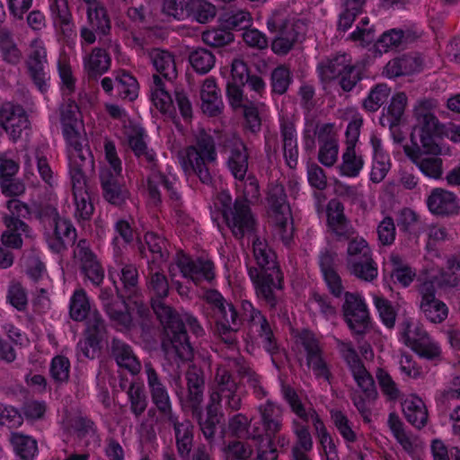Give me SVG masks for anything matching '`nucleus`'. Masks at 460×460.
<instances>
[{"label": "nucleus", "instance_id": "26", "mask_svg": "<svg viewBox=\"0 0 460 460\" xmlns=\"http://www.w3.org/2000/svg\"><path fill=\"white\" fill-rule=\"evenodd\" d=\"M261 423L265 434H261L264 438H273L279 433L282 428V414L280 409L270 402L259 407Z\"/></svg>", "mask_w": 460, "mask_h": 460}, {"label": "nucleus", "instance_id": "20", "mask_svg": "<svg viewBox=\"0 0 460 460\" xmlns=\"http://www.w3.org/2000/svg\"><path fill=\"white\" fill-rule=\"evenodd\" d=\"M177 265L183 276L190 277L196 285L199 284L201 278L208 281H211L215 278L214 263L209 260L199 258L193 261L190 257H183L179 259Z\"/></svg>", "mask_w": 460, "mask_h": 460}, {"label": "nucleus", "instance_id": "54", "mask_svg": "<svg viewBox=\"0 0 460 460\" xmlns=\"http://www.w3.org/2000/svg\"><path fill=\"white\" fill-rule=\"evenodd\" d=\"M130 410L136 417H139L147 407V397L142 385L130 384L128 391Z\"/></svg>", "mask_w": 460, "mask_h": 460}, {"label": "nucleus", "instance_id": "32", "mask_svg": "<svg viewBox=\"0 0 460 460\" xmlns=\"http://www.w3.org/2000/svg\"><path fill=\"white\" fill-rule=\"evenodd\" d=\"M10 443L21 460H33L39 452L37 440L21 432H12Z\"/></svg>", "mask_w": 460, "mask_h": 460}, {"label": "nucleus", "instance_id": "63", "mask_svg": "<svg viewBox=\"0 0 460 460\" xmlns=\"http://www.w3.org/2000/svg\"><path fill=\"white\" fill-rule=\"evenodd\" d=\"M361 68L355 65L347 64L340 75L339 84L344 92H350L362 79Z\"/></svg>", "mask_w": 460, "mask_h": 460}, {"label": "nucleus", "instance_id": "29", "mask_svg": "<svg viewBox=\"0 0 460 460\" xmlns=\"http://www.w3.org/2000/svg\"><path fill=\"white\" fill-rule=\"evenodd\" d=\"M353 356V364L351 370L358 385L362 389L363 393L368 399L375 400L377 396V392L375 385V381L371 374L366 369L364 364L361 362L355 350L350 349Z\"/></svg>", "mask_w": 460, "mask_h": 460}, {"label": "nucleus", "instance_id": "36", "mask_svg": "<svg viewBox=\"0 0 460 460\" xmlns=\"http://www.w3.org/2000/svg\"><path fill=\"white\" fill-rule=\"evenodd\" d=\"M121 298H123V296H121ZM103 309L110 320L117 326L125 330H129L132 327V316L124 299L120 302L117 300L111 305H106V307Z\"/></svg>", "mask_w": 460, "mask_h": 460}, {"label": "nucleus", "instance_id": "3", "mask_svg": "<svg viewBox=\"0 0 460 460\" xmlns=\"http://www.w3.org/2000/svg\"><path fill=\"white\" fill-rule=\"evenodd\" d=\"M438 102L434 99H423L414 107L415 124L411 133L412 146L418 145L415 137L418 135L423 152L427 155H438L442 152L439 141L443 138L445 125L440 123L434 115L433 110Z\"/></svg>", "mask_w": 460, "mask_h": 460}, {"label": "nucleus", "instance_id": "59", "mask_svg": "<svg viewBox=\"0 0 460 460\" xmlns=\"http://www.w3.org/2000/svg\"><path fill=\"white\" fill-rule=\"evenodd\" d=\"M74 199L75 203V217L78 218V220H90L94 207L92 203L90 195L87 191H82V192H75L73 193Z\"/></svg>", "mask_w": 460, "mask_h": 460}, {"label": "nucleus", "instance_id": "64", "mask_svg": "<svg viewBox=\"0 0 460 460\" xmlns=\"http://www.w3.org/2000/svg\"><path fill=\"white\" fill-rule=\"evenodd\" d=\"M29 124L30 122L26 112L23 111L22 114L9 119L7 122L2 124L0 127L15 141L21 137L22 130L29 127Z\"/></svg>", "mask_w": 460, "mask_h": 460}, {"label": "nucleus", "instance_id": "8", "mask_svg": "<svg viewBox=\"0 0 460 460\" xmlns=\"http://www.w3.org/2000/svg\"><path fill=\"white\" fill-rule=\"evenodd\" d=\"M248 273L255 285L258 297L263 299L270 308H275L278 299L274 290H280L283 288L281 270L259 271V269L251 267Z\"/></svg>", "mask_w": 460, "mask_h": 460}, {"label": "nucleus", "instance_id": "13", "mask_svg": "<svg viewBox=\"0 0 460 460\" xmlns=\"http://www.w3.org/2000/svg\"><path fill=\"white\" fill-rule=\"evenodd\" d=\"M429 211L437 216L452 217L460 214V204L455 193L441 188L434 189L427 199Z\"/></svg>", "mask_w": 460, "mask_h": 460}, {"label": "nucleus", "instance_id": "50", "mask_svg": "<svg viewBox=\"0 0 460 460\" xmlns=\"http://www.w3.org/2000/svg\"><path fill=\"white\" fill-rule=\"evenodd\" d=\"M251 420L243 413L234 414L228 420V429L233 437L237 438H250L253 434H258V429H254L252 433L249 432Z\"/></svg>", "mask_w": 460, "mask_h": 460}, {"label": "nucleus", "instance_id": "1", "mask_svg": "<svg viewBox=\"0 0 460 460\" xmlns=\"http://www.w3.org/2000/svg\"><path fill=\"white\" fill-rule=\"evenodd\" d=\"M152 308L164 327L161 347L165 353L175 352L183 361L191 360L193 348L179 314L162 300L152 298Z\"/></svg>", "mask_w": 460, "mask_h": 460}, {"label": "nucleus", "instance_id": "12", "mask_svg": "<svg viewBox=\"0 0 460 460\" xmlns=\"http://www.w3.org/2000/svg\"><path fill=\"white\" fill-rule=\"evenodd\" d=\"M229 148L227 167L234 179L243 181L248 171L249 153L245 144L238 138H226L224 143V149Z\"/></svg>", "mask_w": 460, "mask_h": 460}, {"label": "nucleus", "instance_id": "24", "mask_svg": "<svg viewBox=\"0 0 460 460\" xmlns=\"http://www.w3.org/2000/svg\"><path fill=\"white\" fill-rule=\"evenodd\" d=\"M421 60L411 54H402L391 59L385 67V75L390 78L411 75L419 71Z\"/></svg>", "mask_w": 460, "mask_h": 460}, {"label": "nucleus", "instance_id": "11", "mask_svg": "<svg viewBox=\"0 0 460 460\" xmlns=\"http://www.w3.org/2000/svg\"><path fill=\"white\" fill-rule=\"evenodd\" d=\"M75 256L80 261L82 273L94 286H100L104 279V270L97 259V256L90 248L86 239H81L77 243Z\"/></svg>", "mask_w": 460, "mask_h": 460}, {"label": "nucleus", "instance_id": "41", "mask_svg": "<svg viewBox=\"0 0 460 460\" xmlns=\"http://www.w3.org/2000/svg\"><path fill=\"white\" fill-rule=\"evenodd\" d=\"M348 62L345 55L336 56L333 58L323 61L318 65V70L322 81L330 82L341 75L346 69Z\"/></svg>", "mask_w": 460, "mask_h": 460}, {"label": "nucleus", "instance_id": "43", "mask_svg": "<svg viewBox=\"0 0 460 460\" xmlns=\"http://www.w3.org/2000/svg\"><path fill=\"white\" fill-rule=\"evenodd\" d=\"M70 317L76 322L86 320L93 311L90 310V303L84 289L75 290L69 307Z\"/></svg>", "mask_w": 460, "mask_h": 460}, {"label": "nucleus", "instance_id": "53", "mask_svg": "<svg viewBox=\"0 0 460 460\" xmlns=\"http://www.w3.org/2000/svg\"><path fill=\"white\" fill-rule=\"evenodd\" d=\"M402 336L405 344L411 349L418 345V343L429 340L428 332L421 326L413 324L408 320L402 323Z\"/></svg>", "mask_w": 460, "mask_h": 460}, {"label": "nucleus", "instance_id": "44", "mask_svg": "<svg viewBox=\"0 0 460 460\" xmlns=\"http://www.w3.org/2000/svg\"><path fill=\"white\" fill-rule=\"evenodd\" d=\"M364 164L361 156H358L355 148L347 146L346 151L342 155V163L340 165V172L342 175L348 177H356L359 174Z\"/></svg>", "mask_w": 460, "mask_h": 460}, {"label": "nucleus", "instance_id": "6", "mask_svg": "<svg viewBox=\"0 0 460 460\" xmlns=\"http://www.w3.org/2000/svg\"><path fill=\"white\" fill-rule=\"evenodd\" d=\"M342 312L344 320L353 333L362 336L370 329L369 313L359 295L346 292Z\"/></svg>", "mask_w": 460, "mask_h": 460}, {"label": "nucleus", "instance_id": "21", "mask_svg": "<svg viewBox=\"0 0 460 460\" xmlns=\"http://www.w3.org/2000/svg\"><path fill=\"white\" fill-rule=\"evenodd\" d=\"M67 143L73 148L69 155V170L93 172L94 159L88 146L87 138L84 137Z\"/></svg>", "mask_w": 460, "mask_h": 460}, {"label": "nucleus", "instance_id": "34", "mask_svg": "<svg viewBox=\"0 0 460 460\" xmlns=\"http://www.w3.org/2000/svg\"><path fill=\"white\" fill-rule=\"evenodd\" d=\"M111 62V57L105 49L94 48L85 63L88 78L96 80L109 70Z\"/></svg>", "mask_w": 460, "mask_h": 460}, {"label": "nucleus", "instance_id": "19", "mask_svg": "<svg viewBox=\"0 0 460 460\" xmlns=\"http://www.w3.org/2000/svg\"><path fill=\"white\" fill-rule=\"evenodd\" d=\"M45 63H47L46 49L41 46L32 44L26 66L31 79L42 93L47 91Z\"/></svg>", "mask_w": 460, "mask_h": 460}, {"label": "nucleus", "instance_id": "48", "mask_svg": "<svg viewBox=\"0 0 460 460\" xmlns=\"http://www.w3.org/2000/svg\"><path fill=\"white\" fill-rule=\"evenodd\" d=\"M201 37L205 44L214 48L224 47L234 40L233 32L228 31L221 24L218 28L203 31Z\"/></svg>", "mask_w": 460, "mask_h": 460}, {"label": "nucleus", "instance_id": "28", "mask_svg": "<svg viewBox=\"0 0 460 460\" xmlns=\"http://www.w3.org/2000/svg\"><path fill=\"white\" fill-rule=\"evenodd\" d=\"M148 58L155 70L165 79L172 80L177 77L174 56L171 52L160 49H152L148 51Z\"/></svg>", "mask_w": 460, "mask_h": 460}, {"label": "nucleus", "instance_id": "57", "mask_svg": "<svg viewBox=\"0 0 460 460\" xmlns=\"http://www.w3.org/2000/svg\"><path fill=\"white\" fill-rule=\"evenodd\" d=\"M146 243L149 251L155 255L152 261L157 260L165 261L169 253L166 249V240L155 233H148L145 235Z\"/></svg>", "mask_w": 460, "mask_h": 460}, {"label": "nucleus", "instance_id": "2", "mask_svg": "<svg viewBox=\"0 0 460 460\" xmlns=\"http://www.w3.org/2000/svg\"><path fill=\"white\" fill-rule=\"evenodd\" d=\"M152 308L164 327L161 347L165 353L175 352L183 361L191 360L193 348L179 314L162 300L152 298Z\"/></svg>", "mask_w": 460, "mask_h": 460}, {"label": "nucleus", "instance_id": "49", "mask_svg": "<svg viewBox=\"0 0 460 460\" xmlns=\"http://www.w3.org/2000/svg\"><path fill=\"white\" fill-rule=\"evenodd\" d=\"M116 89L122 99L134 101L138 94L137 79L127 72L116 77Z\"/></svg>", "mask_w": 460, "mask_h": 460}, {"label": "nucleus", "instance_id": "52", "mask_svg": "<svg viewBox=\"0 0 460 460\" xmlns=\"http://www.w3.org/2000/svg\"><path fill=\"white\" fill-rule=\"evenodd\" d=\"M217 13L215 5L204 0H191L190 16L199 23L211 21Z\"/></svg>", "mask_w": 460, "mask_h": 460}, {"label": "nucleus", "instance_id": "51", "mask_svg": "<svg viewBox=\"0 0 460 460\" xmlns=\"http://www.w3.org/2000/svg\"><path fill=\"white\" fill-rule=\"evenodd\" d=\"M420 309L426 318L434 323H442L447 317L448 314L446 304L438 299L420 302Z\"/></svg>", "mask_w": 460, "mask_h": 460}, {"label": "nucleus", "instance_id": "39", "mask_svg": "<svg viewBox=\"0 0 460 460\" xmlns=\"http://www.w3.org/2000/svg\"><path fill=\"white\" fill-rule=\"evenodd\" d=\"M349 272L364 281H373L377 277V267L372 255L346 264Z\"/></svg>", "mask_w": 460, "mask_h": 460}, {"label": "nucleus", "instance_id": "61", "mask_svg": "<svg viewBox=\"0 0 460 460\" xmlns=\"http://www.w3.org/2000/svg\"><path fill=\"white\" fill-rule=\"evenodd\" d=\"M406 104L407 96L404 93H397L392 97L387 109L388 115L391 117L390 128L399 125Z\"/></svg>", "mask_w": 460, "mask_h": 460}, {"label": "nucleus", "instance_id": "62", "mask_svg": "<svg viewBox=\"0 0 460 460\" xmlns=\"http://www.w3.org/2000/svg\"><path fill=\"white\" fill-rule=\"evenodd\" d=\"M70 362L67 358L58 355L52 358L50 376L57 383H65L69 378Z\"/></svg>", "mask_w": 460, "mask_h": 460}, {"label": "nucleus", "instance_id": "15", "mask_svg": "<svg viewBox=\"0 0 460 460\" xmlns=\"http://www.w3.org/2000/svg\"><path fill=\"white\" fill-rule=\"evenodd\" d=\"M327 224L338 240H349L354 234L349 220L344 213V205L337 199H332L326 208Z\"/></svg>", "mask_w": 460, "mask_h": 460}, {"label": "nucleus", "instance_id": "16", "mask_svg": "<svg viewBox=\"0 0 460 460\" xmlns=\"http://www.w3.org/2000/svg\"><path fill=\"white\" fill-rule=\"evenodd\" d=\"M60 116L63 134L66 142L86 137L85 134L81 133V129L84 130V126L79 119V107L75 101L69 99L61 105Z\"/></svg>", "mask_w": 460, "mask_h": 460}, {"label": "nucleus", "instance_id": "27", "mask_svg": "<svg viewBox=\"0 0 460 460\" xmlns=\"http://www.w3.org/2000/svg\"><path fill=\"white\" fill-rule=\"evenodd\" d=\"M252 251L254 259L260 268L259 271L280 270L274 251L265 240H261L256 234L252 241Z\"/></svg>", "mask_w": 460, "mask_h": 460}, {"label": "nucleus", "instance_id": "31", "mask_svg": "<svg viewBox=\"0 0 460 460\" xmlns=\"http://www.w3.org/2000/svg\"><path fill=\"white\" fill-rule=\"evenodd\" d=\"M402 411L406 420L418 429H422L428 421V410L420 397L406 399L402 403Z\"/></svg>", "mask_w": 460, "mask_h": 460}, {"label": "nucleus", "instance_id": "58", "mask_svg": "<svg viewBox=\"0 0 460 460\" xmlns=\"http://www.w3.org/2000/svg\"><path fill=\"white\" fill-rule=\"evenodd\" d=\"M191 0H164L163 11L177 20L190 17Z\"/></svg>", "mask_w": 460, "mask_h": 460}, {"label": "nucleus", "instance_id": "4", "mask_svg": "<svg viewBox=\"0 0 460 460\" xmlns=\"http://www.w3.org/2000/svg\"><path fill=\"white\" fill-rule=\"evenodd\" d=\"M180 158L186 173H194L203 184H212L210 165L217 162V154L214 137L205 129L199 131L194 145L189 146L181 152Z\"/></svg>", "mask_w": 460, "mask_h": 460}, {"label": "nucleus", "instance_id": "47", "mask_svg": "<svg viewBox=\"0 0 460 460\" xmlns=\"http://www.w3.org/2000/svg\"><path fill=\"white\" fill-rule=\"evenodd\" d=\"M0 49L3 58L10 64H18L22 54L13 42L11 32L6 29H0Z\"/></svg>", "mask_w": 460, "mask_h": 460}, {"label": "nucleus", "instance_id": "37", "mask_svg": "<svg viewBox=\"0 0 460 460\" xmlns=\"http://www.w3.org/2000/svg\"><path fill=\"white\" fill-rule=\"evenodd\" d=\"M87 19L93 30L106 35L111 30V21L106 9L99 3L87 6Z\"/></svg>", "mask_w": 460, "mask_h": 460}, {"label": "nucleus", "instance_id": "55", "mask_svg": "<svg viewBox=\"0 0 460 460\" xmlns=\"http://www.w3.org/2000/svg\"><path fill=\"white\" fill-rule=\"evenodd\" d=\"M372 255L370 247L363 238H349L347 248L346 264Z\"/></svg>", "mask_w": 460, "mask_h": 460}, {"label": "nucleus", "instance_id": "14", "mask_svg": "<svg viewBox=\"0 0 460 460\" xmlns=\"http://www.w3.org/2000/svg\"><path fill=\"white\" fill-rule=\"evenodd\" d=\"M267 200L274 214L275 225L281 231L285 230L290 217V208L287 200L284 186L279 183L270 184Z\"/></svg>", "mask_w": 460, "mask_h": 460}, {"label": "nucleus", "instance_id": "60", "mask_svg": "<svg viewBox=\"0 0 460 460\" xmlns=\"http://www.w3.org/2000/svg\"><path fill=\"white\" fill-rule=\"evenodd\" d=\"M54 235L66 239L68 242L74 243L76 237V232L71 222L66 218L59 217L58 211L53 208Z\"/></svg>", "mask_w": 460, "mask_h": 460}, {"label": "nucleus", "instance_id": "22", "mask_svg": "<svg viewBox=\"0 0 460 460\" xmlns=\"http://www.w3.org/2000/svg\"><path fill=\"white\" fill-rule=\"evenodd\" d=\"M403 150L406 155L411 158L426 176L433 179L441 178L443 173L441 158H421V155L426 154L419 145H415V146H405Z\"/></svg>", "mask_w": 460, "mask_h": 460}, {"label": "nucleus", "instance_id": "9", "mask_svg": "<svg viewBox=\"0 0 460 460\" xmlns=\"http://www.w3.org/2000/svg\"><path fill=\"white\" fill-rule=\"evenodd\" d=\"M99 180L103 199L115 207H123L130 198V192L121 172L101 169Z\"/></svg>", "mask_w": 460, "mask_h": 460}, {"label": "nucleus", "instance_id": "23", "mask_svg": "<svg viewBox=\"0 0 460 460\" xmlns=\"http://www.w3.org/2000/svg\"><path fill=\"white\" fill-rule=\"evenodd\" d=\"M201 109L205 114L217 117L222 112L223 102L220 90L213 77L207 78L200 90Z\"/></svg>", "mask_w": 460, "mask_h": 460}, {"label": "nucleus", "instance_id": "46", "mask_svg": "<svg viewBox=\"0 0 460 460\" xmlns=\"http://www.w3.org/2000/svg\"><path fill=\"white\" fill-rule=\"evenodd\" d=\"M390 93L391 89L385 84H376L364 100V109L370 112L376 111L387 101Z\"/></svg>", "mask_w": 460, "mask_h": 460}, {"label": "nucleus", "instance_id": "40", "mask_svg": "<svg viewBox=\"0 0 460 460\" xmlns=\"http://www.w3.org/2000/svg\"><path fill=\"white\" fill-rule=\"evenodd\" d=\"M188 59L192 68L200 75L208 73L216 62L214 54L204 48H197L190 51Z\"/></svg>", "mask_w": 460, "mask_h": 460}, {"label": "nucleus", "instance_id": "25", "mask_svg": "<svg viewBox=\"0 0 460 460\" xmlns=\"http://www.w3.org/2000/svg\"><path fill=\"white\" fill-rule=\"evenodd\" d=\"M111 353L119 367L128 369L132 375H137L140 372L141 364L129 345L119 339H113Z\"/></svg>", "mask_w": 460, "mask_h": 460}, {"label": "nucleus", "instance_id": "7", "mask_svg": "<svg viewBox=\"0 0 460 460\" xmlns=\"http://www.w3.org/2000/svg\"><path fill=\"white\" fill-rule=\"evenodd\" d=\"M267 27L275 33L271 42L272 51L277 55L288 54L298 40L296 25L288 19L274 15L268 20Z\"/></svg>", "mask_w": 460, "mask_h": 460}, {"label": "nucleus", "instance_id": "18", "mask_svg": "<svg viewBox=\"0 0 460 460\" xmlns=\"http://www.w3.org/2000/svg\"><path fill=\"white\" fill-rule=\"evenodd\" d=\"M172 425L177 452L182 460H190V453L193 447L194 426L189 420L180 421L174 414L166 419Z\"/></svg>", "mask_w": 460, "mask_h": 460}, {"label": "nucleus", "instance_id": "35", "mask_svg": "<svg viewBox=\"0 0 460 460\" xmlns=\"http://www.w3.org/2000/svg\"><path fill=\"white\" fill-rule=\"evenodd\" d=\"M192 415L198 418V422L205 438L211 443L217 429L224 420L223 412H217L216 410L206 409V415L203 417L201 405L199 412H192Z\"/></svg>", "mask_w": 460, "mask_h": 460}, {"label": "nucleus", "instance_id": "17", "mask_svg": "<svg viewBox=\"0 0 460 460\" xmlns=\"http://www.w3.org/2000/svg\"><path fill=\"white\" fill-rule=\"evenodd\" d=\"M188 395L187 400L191 412H199L203 402L205 389L204 371L195 364L190 365L185 372Z\"/></svg>", "mask_w": 460, "mask_h": 460}, {"label": "nucleus", "instance_id": "10", "mask_svg": "<svg viewBox=\"0 0 460 460\" xmlns=\"http://www.w3.org/2000/svg\"><path fill=\"white\" fill-rule=\"evenodd\" d=\"M145 368L152 402L156 407L158 412L165 419H168L174 415L169 391L151 363H146Z\"/></svg>", "mask_w": 460, "mask_h": 460}, {"label": "nucleus", "instance_id": "33", "mask_svg": "<svg viewBox=\"0 0 460 460\" xmlns=\"http://www.w3.org/2000/svg\"><path fill=\"white\" fill-rule=\"evenodd\" d=\"M148 276H147V288L149 292L153 293L156 297L155 299L161 300L169 294V283L167 277L164 271L159 270L158 265L155 261L148 262Z\"/></svg>", "mask_w": 460, "mask_h": 460}, {"label": "nucleus", "instance_id": "45", "mask_svg": "<svg viewBox=\"0 0 460 460\" xmlns=\"http://www.w3.org/2000/svg\"><path fill=\"white\" fill-rule=\"evenodd\" d=\"M107 334L105 320L99 311L93 310L86 319V328L84 335H87L102 343Z\"/></svg>", "mask_w": 460, "mask_h": 460}, {"label": "nucleus", "instance_id": "38", "mask_svg": "<svg viewBox=\"0 0 460 460\" xmlns=\"http://www.w3.org/2000/svg\"><path fill=\"white\" fill-rule=\"evenodd\" d=\"M219 21L221 25L228 31H244L251 26L252 17L250 13L246 11L232 10L223 13L220 16Z\"/></svg>", "mask_w": 460, "mask_h": 460}, {"label": "nucleus", "instance_id": "5", "mask_svg": "<svg viewBox=\"0 0 460 460\" xmlns=\"http://www.w3.org/2000/svg\"><path fill=\"white\" fill-rule=\"evenodd\" d=\"M217 204L226 226L236 239L243 240L246 234L255 235L257 220L245 196H238L233 202L230 193L224 190L218 192Z\"/></svg>", "mask_w": 460, "mask_h": 460}, {"label": "nucleus", "instance_id": "42", "mask_svg": "<svg viewBox=\"0 0 460 460\" xmlns=\"http://www.w3.org/2000/svg\"><path fill=\"white\" fill-rule=\"evenodd\" d=\"M293 81V75L289 67L279 65L270 74V86L274 94H285Z\"/></svg>", "mask_w": 460, "mask_h": 460}, {"label": "nucleus", "instance_id": "56", "mask_svg": "<svg viewBox=\"0 0 460 460\" xmlns=\"http://www.w3.org/2000/svg\"><path fill=\"white\" fill-rule=\"evenodd\" d=\"M252 439L257 441V456L254 460H278V450L274 447L273 439L264 438L261 434H253Z\"/></svg>", "mask_w": 460, "mask_h": 460}, {"label": "nucleus", "instance_id": "30", "mask_svg": "<svg viewBox=\"0 0 460 460\" xmlns=\"http://www.w3.org/2000/svg\"><path fill=\"white\" fill-rule=\"evenodd\" d=\"M4 222L7 229L1 235L2 243L6 248L21 249L23 242L18 231L26 233L28 225L21 219L7 216L4 217Z\"/></svg>", "mask_w": 460, "mask_h": 460}]
</instances>
